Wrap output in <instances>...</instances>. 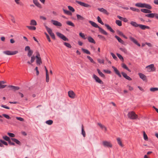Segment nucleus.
<instances>
[{
  "mask_svg": "<svg viewBox=\"0 0 158 158\" xmlns=\"http://www.w3.org/2000/svg\"><path fill=\"white\" fill-rule=\"evenodd\" d=\"M76 2H77V3L82 6H83L87 8H90L91 7L90 5L84 2L78 1H76Z\"/></svg>",
  "mask_w": 158,
  "mask_h": 158,
  "instance_id": "nucleus-8",
  "label": "nucleus"
},
{
  "mask_svg": "<svg viewBox=\"0 0 158 158\" xmlns=\"http://www.w3.org/2000/svg\"><path fill=\"white\" fill-rule=\"evenodd\" d=\"M144 4V3H137L135 4V6L138 7L143 8Z\"/></svg>",
  "mask_w": 158,
  "mask_h": 158,
  "instance_id": "nucleus-26",
  "label": "nucleus"
},
{
  "mask_svg": "<svg viewBox=\"0 0 158 158\" xmlns=\"http://www.w3.org/2000/svg\"><path fill=\"white\" fill-rule=\"evenodd\" d=\"M35 60V57L34 56H32L31 57V62L33 63Z\"/></svg>",
  "mask_w": 158,
  "mask_h": 158,
  "instance_id": "nucleus-63",
  "label": "nucleus"
},
{
  "mask_svg": "<svg viewBox=\"0 0 158 158\" xmlns=\"http://www.w3.org/2000/svg\"><path fill=\"white\" fill-rule=\"evenodd\" d=\"M97 71L99 75L102 77H104L105 75H104L100 71V70L99 69H97Z\"/></svg>",
  "mask_w": 158,
  "mask_h": 158,
  "instance_id": "nucleus-33",
  "label": "nucleus"
},
{
  "mask_svg": "<svg viewBox=\"0 0 158 158\" xmlns=\"http://www.w3.org/2000/svg\"><path fill=\"white\" fill-rule=\"evenodd\" d=\"M89 23L93 26V27L99 28L100 27L95 22L92 21H89Z\"/></svg>",
  "mask_w": 158,
  "mask_h": 158,
  "instance_id": "nucleus-16",
  "label": "nucleus"
},
{
  "mask_svg": "<svg viewBox=\"0 0 158 158\" xmlns=\"http://www.w3.org/2000/svg\"><path fill=\"white\" fill-rule=\"evenodd\" d=\"M103 71L105 73H108V74H110L111 73V71L109 70H104Z\"/></svg>",
  "mask_w": 158,
  "mask_h": 158,
  "instance_id": "nucleus-64",
  "label": "nucleus"
},
{
  "mask_svg": "<svg viewBox=\"0 0 158 158\" xmlns=\"http://www.w3.org/2000/svg\"><path fill=\"white\" fill-rule=\"evenodd\" d=\"M98 37L100 39H102L103 40H106V39L103 36L100 35H98Z\"/></svg>",
  "mask_w": 158,
  "mask_h": 158,
  "instance_id": "nucleus-42",
  "label": "nucleus"
},
{
  "mask_svg": "<svg viewBox=\"0 0 158 158\" xmlns=\"http://www.w3.org/2000/svg\"><path fill=\"white\" fill-rule=\"evenodd\" d=\"M63 10L65 14L69 15H72V13L70 11L65 10L64 9H63Z\"/></svg>",
  "mask_w": 158,
  "mask_h": 158,
  "instance_id": "nucleus-27",
  "label": "nucleus"
},
{
  "mask_svg": "<svg viewBox=\"0 0 158 158\" xmlns=\"http://www.w3.org/2000/svg\"><path fill=\"white\" fill-rule=\"evenodd\" d=\"M146 8L148 9H151L152 8V7L149 4L144 3L143 8Z\"/></svg>",
  "mask_w": 158,
  "mask_h": 158,
  "instance_id": "nucleus-25",
  "label": "nucleus"
},
{
  "mask_svg": "<svg viewBox=\"0 0 158 158\" xmlns=\"http://www.w3.org/2000/svg\"><path fill=\"white\" fill-rule=\"evenodd\" d=\"M66 24L69 26H71L72 27H74L75 26V25L71 21H67L66 22Z\"/></svg>",
  "mask_w": 158,
  "mask_h": 158,
  "instance_id": "nucleus-31",
  "label": "nucleus"
},
{
  "mask_svg": "<svg viewBox=\"0 0 158 158\" xmlns=\"http://www.w3.org/2000/svg\"><path fill=\"white\" fill-rule=\"evenodd\" d=\"M121 74H122L123 77H124L126 79L129 81H131L132 80V79L129 76L127 75V74L123 72H122L121 73Z\"/></svg>",
  "mask_w": 158,
  "mask_h": 158,
  "instance_id": "nucleus-12",
  "label": "nucleus"
},
{
  "mask_svg": "<svg viewBox=\"0 0 158 158\" xmlns=\"http://www.w3.org/2000/svg\"><path fill=\"white\" fill-rule=\"evenodd\" d=\"M46 123L49 125H51L53 123V121L52 120H47L45 122Z\"/></svg>",
  "mask_w": 158,
  "mask_h": 158,
  "instance_id": "nucleus-38",
  "label": "nucleus"
},
{
  "mask_svg": "<svg viewBox=\"0 0 158 158\" xmlns=\"http://www.w3.org/2000/svg\"><path fill=\"white\" fill-rule=\"evenodd\" d=\"M122 67L124 69H125L127 70L129 72H131V71L130 69H129L127 67V65L124 63H123L122 64Z\"/></svg>",
  "mask_w": 158,
  "mask_h": 158,
  "instance_id": "nucleus-30",
  "label": "nucleus"
},
{
  "mask_svg": "<svg viewBox=\"0 0 158 158\" xmlns=\"http://www.w3.org/2000/svg\"><path fill=\"white\" fill-rule=\"evenodd\" d=\"M103 146L105 147L111 148L112 145L111 143L109 141H103L102 142Z\"/></svg>",
  "mask_w": 158,
  "mask_h": 158,
  "instance_id": "nucleus-6",
  "label": "nucleus"
},
{
  "mask_svg": "<svg viewBox=\"0 0 158 158\" xmlns=\"http://www.w3.org/2000/svg\"><path fill=\"white\" fill-rule=\"evenodd\" d=\"M49 77L48 74H46V81L48 82L49 81Z\"/></svg>",
  "mask_w": 158,
  "mask_h": 158,
  "instance_id": "nucleus-60",
  "label": "nucleus"
},
{
  "mask_svg": "<svg viewBox=\"0 0 158 158\" xmlns=\"http://www.w3.org/2000/svg\"><path fill=\"white\" fill-rule=\"evenodd\" d=\"M76 15L77 19L78 20H83L85 19V18L84 17L79 15L77 14Z\"/></svg>",
  "mask_w": 158,
  "mask_h": 158,
  "instance_id": "nucleus-28",
  "label": "nucleus"
},
{
  "mask_svg": "<svg viewBox=\"0 0 158 158\" xmlns=\"http://www.w3.org/2000/svg\"><path fill=\"white\" fill-rule=\"evenodd\" d=\"M7 134L10 137H13L15 136V134L12 133H8Z\"/></svg>",
  "mask_w": 158,
  "mask_h": 158,
  "instance_id": "nucleus-62",
  "label": "nucleus"
},
{
  "mask_svg": "<svg viewBox=\"0 0 158 158\" xmlns=\"http://www.w3.org/2000/svg\"><path fill=\"white\" fill-rule=\"evenodd\" d=\"M51 22L52 23V24L55 26L61 27L62 25L60 22L57 21L52 20Z\"/></svg>",
  "mask_w": 158,
  "mask_h": 158,
  "instance_id": "nucleus-9",
  "label": "nucleus"
},
{
  "mask_svg": "<svg viewBox=\"0 0 158 158\" xmlns=\"http://www.w3.org/2000/svg\"><path fill=\"white\" fill-rule=\"evenodd\" d=\"M130 24L132 26L136 27H139L140 24H138L136 22L134 21H131Z\"/></svg>",
  "mask_w": 158,
  "mask_h": 158,
  "instance_id": "nucleus-21",
  "label": "nucleus"
},
{
  "mask_svg": "<svg viewBox=\"0 0 158 158\" xmlns=\"http://www.w3.org/2000/svg\"><path fill=\"white\" fill-rule=\"evenodd\" d=\"M17 51H6L3 52V53L7 55H12L16 54L18 53Z\"/></svg>",
  "mask_w": 158,
  "mask_h": 158,
  "instance_id": "nucleus-3",
  "label": "nucleus"
},
{
  "mask_svg": "<svg viewBox=\"0 0 158 158\" xmlns=\"http://www.w3.org/2000/svg\"><path fill=\"white\" fill-rule=\"evenodd\" d=\"M68 8L72 12H73L75 11L74 9L72 7L70 6H68Z\"/></svg>",
  "mask_w": 158,
  "mask_h": 158,
  "instance_id": "nucleus-58",
  "label": "nucleus"
},
{
  "mask_svg": "<svg viewBox=\"0 0 158 158\" xmlns=\"http://www.w3.org/2000/svg\"><path fill=\"white\" fill-rule=\"evenodd\" d=\"M117 55L121 60L123 61V58L122 55L118 53H117Z\"/></svg>",
  "mask_w": 158,
  "mask_h": 158,
  "instance_id": "nucleus-45",
  "label": "nucleus"
},
{
  "mask_svg": "<svg viewBox=\"0 0 158 158\" xmlns=\"http://www.w3.org/2000/svg\"><path fill=\"white\" fill-rule=\"evenodd\" d=\"M115 37L117 39L119 42L123 44L124 43V41L117 35H115Z\"/></svg>",
  "mask_w": 158,
  "mask_h": 158,
  "instance_id": "nucleus-24",
  "label": "nucleus"
},
{
  "mask_svg": "<svg viewBox=\"0 0 158 158\" xmlns=\"http://www.w3.org/2000/svg\"><path fill=\"white\" fill-rule=\"evenodd\" d=\"M56 34L58 37L62 39L64 41H68L69 40L68 39L61 33L57 32L56 33Z\"/></svg>",
  "mask_w": 158,
  "mask_h": 158,
  "instance_id": "nucleus-4",
  "label": "nucleus"
},
{
  "mask_svg": "<svg viewBox=\"0 0 158 158\" xmlns=\"http://www.w3.org/2000/svg\"><path fill=\"white\" fill-rule=\"evenodd\" d=\"M117 140L118 142V143L121 146L123 147V145L121 141L120 140V139L119 138H117Z\"/></svg>",
  "mask_w": 158,
  "mask_h": 158,
  "instance_id": "nucleus-41",
  "label": "nucleus"
},
{
  "mask_svg": "<svg viewBox=\"0 0 158 158\" xmlns=\"http://www.w3.org/2000/svg\"><path fill=\"white\" fill-rule=\"evenodd\" d=\"M119 49L122 51L123 52H124V53H127V49L124 48H119Z\"/></svg>",
  "mask_w": 158,
  "mask_h": 158,
  "instance_id": "nucleus-46",
  "label": "nucleus"
},
{
  "mask_svg": "<svg viewBox=\"0 0 158 158\" xmlns=\"http://www.w3.org/2000/svg\"><path fill=\"white\" fill-rule=\"evenodd\" d=\"M98 62L100 64H104V60L103 59H98Z\"/></svg>",
  "mask_w": 158,
  "mask_h": 158,
  "instance_id": "nucleus-57",
  "label": "nucleus"
},
{
  "mask_svg": "<svg viewBox=\"0 0 158 158\" xmlns=\"http://www.w3.org/2000/svg\"><path fill=\"white\" fill-rule=\"evenodd\" d=\"M155 15L156 13H150L145 15V16L149 18H153L155 16Z\"/></svg>",
  "mask_w": 158,
  "mask_h": 158,
  "instance_id": "nucleus-23",
  "label": "nucleus"
},
{
  "mask_svg": "<svg viewBox=\"0 0 158 158\" xmlns=\"http://www.w3.org/2000/svg\"><path fill=\"white\" fill-rule=\"evenodd\" d=\"M33 3L38 8H42L41 4L38 2V0H33Z\"/></svg>",
  "mask_w": 158,
  "mask_h": 158,
  "instance_id": "nucleus-13",
  "label": "nucleus"
},
{
  "mask_svg": "<svg viewBox=\"0 0 158 158\" xmlns=\"http://www.w3.org/2000/svg\"><path fill=\"white\" fill-rule=\"evenodd\" d=\"M3 138L6 141L8 142L10 140V138L7 136H5L3 137Z\"/></svg>",
  "mask_w": 158,
  "mask_h": 158,
  "instance_id": "nucleus-53",
  "label": "nucleus"
},
{
  "mask_svg": "<svg viewBox=\"0 0 158 158\" xmlns=\"http://www.w3.org/2000/svg\"><path fill=\"white\" fill-rule=\"evenodd\" d=\"M0 141L1 143H0L2 144V143L4 144V145H7L8 143L7 142H6V141H4V140H3L2 139L0 140Z\"/></svg>",
  "mask_w": 158,
  "mask_h": 158,
  "instance_id": "nucleus-54",
  "label": "nucleus"
},
{
  "mask_svg": "<svg viewBox=\"0 0 158 158\" xmlns=\"http://www.w3.org/2000/svg\"><path fill=\"white\" fill-rule=\"evenodd\" d=\"M146 68L147 69V71L149 72L155 71L156 69L154 67L153 64H152L147 66Z\"/></svg>",
  "mask_w": 158,
  "mask_h": 158,
  "instance_id": "nucleus-2",
  "label": "nucleus"
},
{
  "mask_svg": "<svg viewBox=\"0 0 158 158\" xmlns=\"http://www.w3.org/2000/svg\"><path fill=\"white\" fill-rule=\"evenodd\" d=\"M79 35L80 36H81V38H83L85 40L86 39V38L85 37V34L84 33H83L81 32H80L79 33Z\"/></svg>",
  "mask_w": 158,
  "mask_h": 158,
  "instance_id": "nucleus-43",
  "label": "nucleus"
},
{
  "mask_svg": "<svg viewBox=\"0 0 158 158\" xmlns=\"http://www.w3.org/2000/svg\"><path fill=\"white\" fill-rule=\"evenodd\" d=\"M116 23L119 26H120L122 25L121 21L119 20H116Z\"/></svg>",
  "mask_w": 158,
  "mask_h": 158,
  "instance_id": "nucleus-44",
  "label": "nucleus"
},
{
  "mask_svg": "<svg viewBox=\"0 0 158 158\" xmlns=\"http://www.w3.org/2000/svg\"><path fill=\"white\" fill-rule=\"evenodd\" d=\"M81 50L85 53L86 54L89 55H90V52L86 49L82 48Z\"/></svg>",
  "mask_w": 158,
  "mask_h": 158,
  "instance_id": "nucleus-35",
  "label": "nucleus"
},
{
  "mask_svg": "<svg viewBox=\"0 0 158 158\" xmlns=\"http://www.w3.org/2000/svg\"><path fill=\"white\" fill-rule=\"evenodd\" d=\"M36 63L37 65H40V64L42 63L41 59V58L36 60Z\"/></svg>",
  "mask_w": 158,
  "mask_h": 158,
  "instance_id": "nucleus-37",
  "label": "nucleus"
},
{
  "mask_svg": "<svg viewBox=\"0 0 158 158\" xmlns=\"http://www.w3.org/2000/svg\"><path fill=\"white\" fill-rule=\"evenodd\" d=\"M2 116H4V117L7 118V119H10V118L9 116L7 114H2Z\"/></svg>",
  "mask_w": 158,
  "mask_h": 158,
  "instance_id": "nucleus-55",
  "label": "nucleus"
},
{
  "mask_svg": "<svg viewBox=\"0 0 158 158\" xmlns=\"http://www.w3.org/2000/svg\"><path fill=\"white\" fill-rule=\"evenodd\" d=\"M56 34L58 37L62 39L64 41H68L69 40L68 39L61 33L57 32L56 33Z\"/></svg>",
  "mask_w": 158,
  "mask_h": 158,
  "instance_id": "nucleus-5",
  "label": "nucleus"
},
{
  "mask_svg": "<svg viewBox=\"0 0 158 158\" xmlns=\"http://www.w3.org/2000/svg\"><path fill=\"white\" fill-rule=\"evenodd\" d=\"M87 58L90 61L91 63L95 64V63L93 59L92 58L89 56H87Z\"/></svg>",
  "mask_w": 158,
  "mask_h": 158,
  "instance_id": "nucleus-48",
  "label": "nucleus"
},
{
  "mask_svg": "<svg viewBox=\"0 0 158 158\" xmlns=\"http://www.w3.org/2000/svg\"><path fill=\"white\" fill-rule=\"evenodd\" d=\"M29 30H35L36 29L35 27L33 26H27L26 27Z\"/></svg>",
  "mask_w": 158,
  "mask_h": 158,
  "instance_id": "nucleus-36",
  "label": "nucleus"
},
{
  "mask_svg": "<svg viewBox=\"0 0 158 158\" xmlns=\"http://www.w3.org/2000/svg\"><path fill=\"white\" fill-rule=\"evenodd\" d=\"M110 54L114 59L115 60H117V59H118L117 57H116V56H115V55L114 53H113L112 52H111Z\"/></svg>",
  "mask_w": 158,
  "mask_h": 158,
  "instance_id": "nucleus-51",
  "label": "nucleus"
},
{
  "mask_svg": "<svg viewBox=\"0 0 158 158\" xmlns=\"http://www.w3.org/2000/svg\"><path fill=\"white\" fill-rule=\"evenodd\" d=\"M87 39L88 41L90 42L93 44H95L96 42L94 39L91 37L89 36L87 37Z\"/></svg>",
  "mask_w": 158,
  "mask_h": 158,
  "instance_id": "nucleus-17",
  "label": "nucleus"
},
{
  "mask_svg": "<svg viewBox=\"0 0 158 158\" xmlns=\"http://www.w3.org/2000/svg\"><path fill=\"white\" fill-rule=\"evenodd\" d=\"M139 27L142 30H144L146 29H150V27L149 26L144 25H143L139 24Z\"/></svg>",
  "mask_w": 158,
  "mask_h": 158,
  "instance_id": "nucleus-18",
  "label": "nucleus"
},
{
  "mask_svg": "<svg viewBox=\"0 0 158 158\" xmlns=\"http://www.w3.org/2000/svg\"><path fill=\"white\" fill-rule=\"evenodd\" d=\"M128 117L131 119H135L138 118V115L134 111H130L127 114Z\"/></svg>",
  "mask_w": 158,
  "mask_h": 158,
  "instance_id": "nucleus-1",
  "label": "nucleus"
},
{
  "mask_svg": "<svg viewBox=\"0 0 158 158\" xmlns=\"http://www.w3.org/2000/svg\"><path fill=\"white\" fill-rule=\"evenodd\" d=\"M24 50L25 51H28L31 50L30 47L29 46H26Z\"/></svg>",
  "mask_w": 158,
  "mask_h": 158,
  "instance_id": "nucleus-61",
  "label": "nucleus"
},
{
  "mask_svg": "<svg viewBox=\"0 0 158 158\" xmlns=\"http://www.w3.org/2000/svg\"><path fill=\"white\" fill-rule=\"evenodd\" d=\"M139 75L140 78H141L143 81H145L146 80V76L144 74L141 73H139Z\"/></svg>",
  "mask_w": 158,
  "mask_h": 158,
  "instance_id": "nucleus-15",
  "label": "nucleus"
},
{
  "mask_svg": "<svg viewBox=\"0 0 158 158\" xmlns=\"http://www.w3.org/2000/svg\"><path fill=\"white\" fill-rule=\"evenodd\" d=\"M11 140L15 143L19 145H21V142L17 139L14 138H11Z\"/></svg>",
  "mask_w": 158,
  "mask_h": 158,
  "instance_id": "nucleus-22",
  "label": "nucleus"
},
{
  "mask_svg": "<svg viewBox=\"0 0 158 158\" xmlns=\"http://www.w3.org/2000/svg\"><path fill=\"white\" fill-rule=\"evenodd\" d=\"M129 38L130 40L135 44L137 43V40L133 37L130 36V37Z\"/></svg>",
  "mask_w": 158,
  "mask_h": 158,
  "instance_id": "nucleus-49",
  "label": "nucleus"
},
{
  "mask_svg": "<svg viewBox=\"0 0 158 158\" xmlns=\"http://www.w3.org/2000/svg\"><path fill=\"white\" fill-rule=\"evenodd\" d=\"M119 34L120 35L122 36L125 39H127V37H126L125 35H124L122 32H121V31H119Z\"/></svg>",
  "mask_w": 158,
  "mask_h": 158,
  "instance_id": "nucleus-56",
  "label": "nucleus"
},
{
  "mask_svg": "<svg viewBox=\"0 0 158 158\" xmlns=\"http://www.w3.org/2000/svg\"><path fill=\"white\" fill-rule=\"evenodd\" d=\"M33 52L32 50H30V51H28L27 53V56L30 57H31L33 54Z\"/></svg>",
  "mask_w": 158,
  "mask_h": 158,
  "instance_id": "nucleus-47",
  "label": "nucleus"
},
{
  "mask_svg": "<svg viewBox=\"0 0 158 158\" xmlns=\"http://www.w3.org/2000/svg\"><path fill=\"white\" fill-rule=\"evenodd\" d=\"M30 24L31 25L35 26L37 25V23L35 20H32L31 21Z\"/></svg>",
  "mask_w": 158,
  "mask_h": 158,
  "instance_id": "nucleus-34",
  "label": "nucleus"
},
{
  "mask_svg": "<svg viewBox=\"0 0 158 158\" xmlns=\"http://www.w3.org/2000/svg\"><path fill=\"white\" fill-rule=\"evenodd\" d=\"M99 30L100 31V32L102 33V34L105 35H107L108 34L104 30H103V29H102V28L99 27Z\"/></svg>",
  "mask_w": 158,
  "mask_h": 158,
  "instance_id": "nucleus-19",
  "label": "nucleus"
},
{
  "mask_svg": "<svg viewBox=\"0 0 158 158\" xmlns=\"http://www.w3.org/2000/svg\"><path fill=\"white\" fill-rule=\"evenodd\" d=\"M112 68L113 69L114 71L115 72V73L118 75L119 77H122L121 75L117 69L114 66H112Z\"/></svg>",
  "mask_w": 158,
  "mask_h": 158,
  "instance_id": "nucleus-11",
  "label": "nucleus"
},
{
  "mask_svg": "<svg viewBox=\"0 0 158 158\" xmlns=\"http://www.w3.org/2000/svg\"><path fill=\"white\" fill-rule=\"evenodd\" d=\"M147 9H141L140 10L142 12L145 13H147Z\"/></svg>",
  "mask_w": 158,
  "mask_h": 158,
  "instance_id": "nucleus-59",
  "label": "nucleus"
},
{
  "mask_svg": "<svg viewBox=\"0 0 158 158\" xmlns=\"http://www.w3.org/2000/svg\"><path fill=\"white\" fill-rule=\"evenodd\" d=\"M98 10L100 11L103 13L104 14H107V12L106 10L103 8H98Z\"/></svg>",
  "mask_w": 158,
  "mask_h": 158,
  "instance_id": "nucleus-20",
  "label": "nucleus"
},
{
  "mask_svg": "<svg viewBox=\"0 0 158 158\" xmlns=\"http://www.w3.org/2000/svg\"><path fill=\"white\" fill-rule=\"evenodd\" d=\"M93 78L95 80L96 82L100 84H103V81L95 74H94L93 75Z\"/></svg>",
  "mask_w": 158,
  "mask_h": 158,
  "instance_id": "nucleus-7",
  "label": "nucleus"
},
{
  "mask_svg": "<svg viewBox=\"0 0 158 158\" xmlns=\"http://www.w3.org/2000/svg\"><path fill=\"white\" fill-rule=\"evenodd\" d=\"M81 134L82 135L83 137H85V135H86L85 132L84 131L83 125H82V127H81Z\"/></svg>",
  "mask_w": 158,
  "mask_h": 158,
  "instance_id": "nucleus-32",
  "label": "nucleus"
},
{
  "mask_svg": "<svg viewBox=\"0 0 158 158\" xmlns=\"http://www.w3.org/2000/svg\"><path fill=\"white\" fill-rule=\"evenodd\" d=\"M150 90L152 92H155L158 90V88L157 87L151 88L150 89Z\"/></svg>",
  "mask_w": 158,
  "mask_h": 158,
  "instance_id": "nucleus-50",
  "label": "nucleus"
},
{
  "mask_svg": "<svg viewBox=\"0 0 158 158\" xmlns=\"http://www.w3.org/2000/svg\"><path fill=\"white\" fill-rule=\"evenodd\" d=\"M68 94V95L70 98H75V94L73 91L70 90L69 91Z\"/></svg>",
  "mask_w": 158,
  "mask_h": 158,
  "instance_id": "nucleus-10",
  "label": "nucleus"
},
{
  "mask_svg": "<svg viewBox=\"0 0 158 158\" xmlns=\"http://www.w3.org/2000/svg\"><path fill=\"white\" fill-rule=\"evenodd\" d=\"M143 138L144 140H148V137L144 131H143Z\"/></svg>",
  "mask_w": 158,
  "mask_h": 158,
  "instance_id": "nucleus-52",
  "label": "nucleus"
},
{
  "mask_svg": "<svg viewBox=\"0 0 158 158\" xmlns=\"http://www.w3.org/2000/svg\"><path fill=\"white\" fill-rule=\"evenodd\" d=\"M45 27L46 28V30L47 31L48 33L49 34H51V33H52V30L50 28L48 27L47 26L45 25Z\"/></svg>",
  "mask_w": 158,
  "mask_h": 158,
  "instance_id": "nucleus-29",
  "label": "nucleus"
},
{
  "mask_svg": "<svg viewBox=\"0 0 158 158\" xmlns=\"http://www.w3.org/2000/svg\"><path fill=\"white\" fill-rule=\"evenodd\" d=\"M8 87L11 88V89L15 91L19 89L20 88L18 86H15L13 85H10L8 86Z\"/></svg>",
  "mask_w": 158,
  "mask_h": 158,
  "instance_id": "nucleus-14",
  "label": "nucleus"
},
{
  "mask_svg": "<svg viewBox=\"0 0 158 158\" xmlns=\"http://www.w3.org/2000/svg\"><path fill=\"white\" fill-rule=\"evenodd\" d=\"M97 19L98 21V23H100L102 25H104L103 23L102 22L101 19V18L99 16H98V17L97 18Z\"/></svg>",
  "mask_w": 158,
  "mask_h": 158,
  "instance_id": "nucleus-40",
  "label": "nucleus"
},
{
  "mask_svg": "<svg viewBox=\"0 0 158 158\" xmlns=\"http://www.w3.org/2000/svg\"><path fill=\"white\" fill-rule=\"evenodd\" d=\"M64 44L65 46L68 48H71L72 47L71 45L68 43L64 42Z\"/></svg>",
  "mask_w": 158,
  "mask_h": 158,
  "instance_id": "nucleus-39",
  "label": "nucleus"
}]
</instances>
